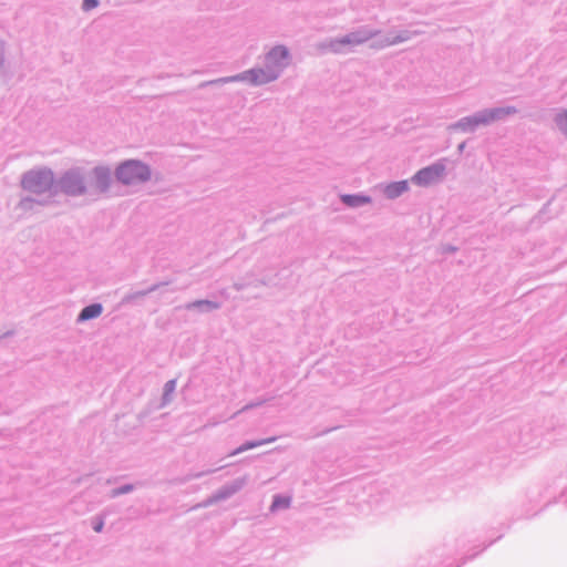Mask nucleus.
Returning <instances> with one entry per match:
<instances>
[{
    "label": "nucleus",
    "instance_id": "obj_4",
    "mask_svg": "<svg viewBox=\"0 0 567 567\" xmlns=\"http://www.w3.org/2000/svg\"><path fill=\"white\" fill-rule=\"evenodd\" d=\"M62 188L68 195H79L84 192L81 178L75 173L66 174L62 179Z\"/></svg>",
    "mask_w": 567,
    "mask_h": 567
},
{
    "label": "nucleus",
    "instance_id": "obj_16",
    "mask_svg": "<svg viewBox=\"0 0 567 567\" xmlns=\"http://www.w3.org/2000/svg\"><path fill=\"white\" fill-rule=\"evenodd\" d=\"M341 42H342V43H350L351 41H350L348 38H346V39H343Z\"/></svg>",
    "mask_w": 567,
    "mask_h": 567
},
{
    "label": "nucleus",
    "instance_id": "obj_10",
    "mask_svg": "<svg viewBox=\"0 0 567 567\" xmlns=\"http://www.w3.org/2000/svg\"><path fill=\"white\" fill-rule=\"evenodd\" d=\"M341 198L348 206H359L370 202V198L364 196L343 195Z\"/></svg>",
    "mask_w": 567,
    "mask_h": 567
},
{
    "label": "nucleus",
    "instance_id": "obj_17",
    "mask_svg": "<svg viewBox=\"0 0 567 567\" xmlns=\"http://www.w3.org/2000/svg\"><path fill=\"white\" fill-rule=\"evenodd\" d=\"M205 303H206V305H209V306H212V307H214V308L216 307V305H214V303H212V302H209V301H206Z\"/></svg>",
    "mask_w": 567,
    "mask_h": 567
},
{
    "label": "nucleus",
    "instance_id": "obj_5",
    "mask_svg": "<svg viewBox=\"0 0 567 567\" xmlns=\"http://www.w3.org/2000/svg\"><path fill=\"white\" fill-rule=\"evenodd\" d=\"M277 72H266L261 69L250 70L241 75L243 80L249 81L252 84H265L277 78Z\"/></svg>",
    "mask_w": 567,
    "mask_h": 567
},
{
    "label": "nucleus",
    "instance_id": "obj_13",
    "mask_svg": "<svg viewBox=\"0 0 567 567\" xmlns=\"http://www.w3.org/2000/svg\"><path fill=\"white\" fill-rule=\"evenodd\" d=\"M559 128L567 134V112L560 114L557 118Z\"/></svg>",
    "mask_w": 567,
    "mask_h": 567
},
{
    "label": "nucleus",
    "instance_id": "obj_7",
    "mask_svg": "<svg viewBox=\"0 0 567 567\" xmlns=\"http://www.w3.org/2000/svg\"><path fill=\"white\" fill-rule=\"evenodd\" d=\"M504 113H505V111L502 110V109L487 111V112H484L483 114H481L478 116H475L473 118V122L475 124H486V123H488L491 121H494V120L498 118Z\"/></svg>",
    "mask_w": 567,
    "mask_h": 567
},
{
    "label": "nucleus",
    "instance_id": "obj_8",
    "mask_svg": "<svg viewBox=\"0 0 567 567\" xmlns=\"http://www.w3.org/2000/svg\"><path fill=\"white\" fill-rule=\"evenodd\" d=\"M289 52L286 47L278 45L268 53V59L271 63L277 64L280 60H286Z\"/></svg>",
    "mask_w": 567,
    "mask_h": 567
},
{
    "label": "nucleus",
    "instance_id": "obj_3",
    "mask_svg": "<svg viewBox=\"0 0 567 567\" xmlns=\"http://www.w3.org/2000/svg\"><path fill=\"white\" fill-rule=\"evenodd\" d=\"M443 174L444 166L441 164H435L419 171L414 175L413 181L421 186H427L441 179Z\"/></svg>",
    "mask_w": 567,
    "mask_h": 567
},
{
    "label": "nucleus",
    "instance_id": "obj_1",
    "mask_svg": "<svg viewBox=\"0 0 567 567\" xmlns=\"http://www.w3.org/2000/svg\"><path fill=\"white\" fill-rule=\"evenodd\" d=\"M117 178L124 184L144 182L150 177V169L137 161H127L116 171Z\"/></svg>",
    "mask_w": 567,
    "mask_h": 567
},
{
    "label": "nucleus",
    "instance_id": "obj_9",
    "mask_svg": "<svg viewBox=\"0 0 567 567\" xmlns=\"http://www.w3.org/2000/svg\"><path fill=\"white\" fill-rule=\"evenodd\" d=\"M101 312H102L101 305H91V306L85 307L81 311L79 319L82 321L93 319V318L99 317L101 315Z\"/></svg>",
    "mask_w": 567,
    "mask_h": 567
},
{
    "label": "nucleus",
    "instance_id": "obj_6",
    "mask_svg": "<svg viewBox=\"0 0 567 567\" xmlns=\"http://www.w3.org/2000/svg\"><path fill=\"white\" fill-rule=\"evenodd\" d=\"M405 190H408L406 181L395 182L385 187V194L389 198H395Z\"/></svg>",
    "mask_w": 567,
    "mask_h": 567
},
{
    "label": "nucleus",
    "instance_id": "obj_15",
    "mask_svg": "<svg viewBox=\"0 0 567 567\" xmlns=\"http://www.w3.org/2000/svg\"><path fill=\"white\" fill-rule=\"evenodd\" d=\"M102 528H103V522H102V520H100V522H97V523L95 524V526H94V530H95L96 533H100V532L102 530Z\"/></svg>",
    "mask_w": 567,
    "mask_h": 567
},
{
    "label": "nucleus",
    "instance_id": "obj_14",
    "mask_svg": "<svg viewBox=\"0 0 567 567\" xmlns=\"http://www.w3.org/2000/svg\"><path fill=\"white\" fill-rule=\"evenodd\" d=\"M97 6V0H84L83 1V9L85 11L92 10Z\"/></svg>",
    "mask_w": 567,
    "mask_h": 567
},
{
    "label": "nucleus",
    "instance_id": "obj_2",
    "mask_svg": "<svg viewBox=\"0 0 567 567\" xmlns=\"http://www.w3.org/2000/svg\"><path fill=\"white\" fill-rule=\"evenodd\" d=\"M53 175L50 171H34L28 173L22 181L24 189L30 193H44L51 188Z\"/></svg>",
    "mask_w": 567,
    "mask_h": 567
},
{
    "label": "nucleus",
    "instance_id": "obj_12",
    "mask_svg": "<svg viewBox=\"0 0 567 567\" xmlns=\"http://www.w3.org/2000/svg\"><path fill=\"white\" fill-rule=\"evenodd\" d=\"M290 504V498L288 497H280V496H277L275 497L274 499V503L271 505V508L272 509H278V508H286L288 507Z\"/></svg>",
    "mask_w": 567,
    "mask_h": 567
},
{
    "label": "nucleus",
    "instance_id": "obj_11",
    "mask_svg": "<svg viewBox=\"0 0 567 567\" xmlns=\"http://www.w3.org/2000/svg\"><path fill=\"white\" fill-rule=\"evenodd\" d=\"M275 439H268V440H264V441H255V442H248L244 445H241L240 447H238L234 454H238V453H241L244 451H247V450H250V449H255V447H258L265 443H270L272 442Z\"/></svg>",
    "mask_w": 567,
    "mask_h": 567
}]
</instances>
